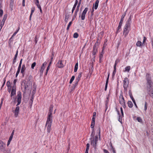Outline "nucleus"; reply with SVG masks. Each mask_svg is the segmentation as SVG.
Instances as JSON below:
<instances>
[{
	"label": "nucleus",
	"mask_w": 153,
	"mask_h": 153,
	"mask_svg": "<svg viewBox=\"0 0 153 153\" xmlns=\"http://www.w3.org/2000/svg\"><path fill=\"white\" fill-rule=\"evenodd\" d=\"M53 105H51L49 107V112L46 124L47 131L48 133H50L51 131V123L53 121L52 112L53 110Z\"/></svg>",
	"instance_id": "f257e3e1"
},
{
	"label": "nucleus",
	"mask_w": 153,
	"mask_h": 153,
	"mask_svg": "<svg viewBox=\"0 0 153 153\" xmlns=\"http://www.w3.org/2000/svg\"><path fill=\"white\" fill-rule=\"evenodd\" d=\"M130 29V25L126 24L123 31V34L125 36L128 35Z\"/></svg>",
	"instance_id": "f03ea898"
},
{
	"label": "nucleus",
	"mask_w": 153,
	"mask_h": 153,
	"mask_svg": "<svg viewBox=\"0 0 153 153\" xmlns=\"http://www.w3.org/2000/svg\"><path fill=\"white\" fill-rule=\"evenodd\" d=\"M125 15L126 13H125L124 14H123V15L122 16L120 23H119L118 26L117 28V30L116 32L117 33L120 31V29H121V27L122 26V24L123 22V19L124 17L125 16Z\"/></svg>",
	"instance_id": "7ed1b4c3"
},
{
	"label": "nucleus",
	"mask_w": 153,
	"mask_h": 153,
	"mask_svg": "<svg viewBox=\"0 0 153 153\" xmlns=\"http://www.w3.org/2000/svg\"><path fill=\"white\" fill-rule=\"evenodd\" d=\"M25 82H24V88L25 89V91L26 90H29L30 88H31L32 87V82H29V83L27 82H26V81H24Z\"/></svg>",
	"instance_id": "20e7f679"
},
{
	"label": "nucleus",
	"mask_w": 153,
	"mask_h": 153,
	"mask_svg": "<svg viewBox=\"0 0 153 153\" xmlns=\"http://www.w3.org/2000/svg\"><path fill=\"white\" fill-rule=\"evenodd\" d=\"M129 84V81L127 78H124L123 80V87L125 91H127V88Z\"/></svg>",
	"instance_id": "39448f33"
},
{
	"label": "nucleus",
	"mask_w": 153,
	"mask_h": 153,
	"mask_svg": "<svg viewBox=\"0 0 153 153\" xmlns=\"http://www.w3.org/2000/svg\"><path fill=\"white\" fill-rule=\"evenodd\" d=\"M5 144L0 140V150L1 151L4 152L5 151Z\"/></svg>",
	"instance_id": "423d86ee"
},
{
	"label": "nucleus",
	"mask_w": 153,
	"mask_h": 153,
	"mask_svg": "<svg viewBox=\"0 0 153 153\" xmlns=\"http://www.w3.org/2000/svg\"><path fill=\"white\" fill-rule=\"evenodd\" d=\"M81 0H80L79 1V3H78V5L76 7V9L75 12H74V18H73V19H72V21L74 20V18L75 17H76V16H77V13L78 12V11H79V8L80 6V4H81Z\"/></svg>",
	"instance_id": "0eeeda50"
},
{
	"label": "nucleus",
	"mask_w": 153,
	"mask_h": 153,
	"mask_svg": "<svg viewBox=\"0 0 153 153\" xmlns=\"http://www.w3.org/2000/svg\"><path fill=\"white\" fill-rule=\"evenodd\" d=\"M88 8L87 7H85L82 12L81 16V19L83 20L85 19V15L88 11Z\"/></svg>",
	"instance_id": "6e6552de"
},
{
	"label": "nucleus",
	"mask_w": 153,
	"mask_h": 153,
	"mask_svg": "<svg viewBox=\"0 0 153 153\" xmlns=\"http://www.w3.org/2000/svg\"><path fill=\"white\" fill-rule=\"evenodd\" d=\"M17 104L16 106L19 105L21 103V101L22 96L21 93H19L17 94Z\"/></svg>",
	"instance_id": "1a4fd4ad"
},
{
	"label": "nucleus",
	"mask_w": 153,
	"mask_h": 153,
	"mask_svg": "<svg viewBox=\"0 0 153 153\" xmlns=\"http://www.w3.org/2000/svg\"><path fill=\"white\" fill-rule=\"evenodd\" d=\"M57 67L59 68H63L64 67V65L62 63V61L59 60L56 64Z\"/></svg>",
	"instance_id": "9d476101"
},
{
	"label": "nucleus",
	"mask_w": 153,
	"mask_h": 153,
	"mask_svg": "<svg viewBox=\"0 0 153 153\" xmlns=\"http://www.w3.org/2000/svg\"><path fill=\"white\" fill-rule=\"evenodd\" d=\"M119 102L120 104H123L125 102V100L122 94H120L119 97Z\"/></svg>",
	"instance_id": "9b49d317"
},
{
	"label": "nucleus",
	"mask_w": 153,
	"mask_h": 153,
	"mask_svg": "<svg viewBox=\"0 0 153 153\" xmlns=\"http://www.w3.org/2000/svg\"><path fill=\"white\" fill-rule=\"evenodd\" d=\"M19 111V107L17 106L14 111L15 116L16 117H17L18 115Z\"/></svg>",
	"instance_id": "f8f14e48"
},
{
	"label": "nucleus",
	"mask_w": 153,
	"mask_h": 153,
	"mask_svg": "<svg viewBox=\"0 0 153 153\" xmlns=\"http://www.w3.org/2000/svg\"><path fill=\"white\" fill-rule=\"evenodd\" d=\"M97 47H96L95 45H94L92 51V54L93 56H95L97 52Z\"/></svg>",
	"instance_id": "ddd939ff"
},
{
	"label": "nucleus",
	"mask_w": 153,
	"mask_h": 153,
	"mask_svg": "<svg viewBox=\"0 0 153 153\" xmlns=\"http://www.w3.org/2000/svg\"><path fill=\"white\" fill-rule=\"evenodd\" d=\"M47 64V62H45L42 64L41 67V69L40 70V72L42 73H43V71L45 68V66Z\"/></svg>",
	"instance_id": "4468645a"
},
{
	"label": "nucleus",
	"mask_w": 153,
	"mask_h": 153,
	"mask_svg": "<svg viewBox=\"0 0 153 153\" xmlns=\"http://www.w3.org/2000/svg\"><path fill=\"white\" fill-rule=\"evenodd\" d=\"M26 69V67L25 65H23L22 66V69L21 70V73L22 74V76H23L24 75V71Z\"/></svg>",
	"instance_id": "2eb2a0df"
},
{
	"label": "nucleus",
	"mask_w": 153,
	"mask_h": 153,
	"mask_svg": "<svg viewBox=\"0 0 153 153\" xmlns=\"http://www.w3.org/2000/svg\"><path fill=\"white\" fill-rule=\"evenodd\" d=\"M148 94L150 96L153 98V88H149Z\"/></svg>",
	"instance_id": "dca6fc26"
},
{
	"label": "nucleus",
	"mask_w": 153,
	"mask_h": 153,
	"mask_svg": "<svg viewBox=\"0 0 153 153\" xmlns=\"http://www.w3.org/2000/svg\"><path fill=\"white\" fill-rule=\"evenodd\" d=\"M91 144L92 145V147L93 148H94V149H95L96 148V143L94 142V140H92V138H91Z\"/></svg>",
	"instance_id": "f3484780"
},
{
	"label": "nucleus",
	"mask_w": 153,
	"mask_h": 153,
	"mask_svg": "<svg viewBox=\"0 0 153 153\" xmlns=\"http://www.w3.org/2000/svg\"><path fill=\"white\" fill-rule=\"evenodd\" d=\"M109 76V73L108 74V77L106 79V82L105 87V91H106V90H107V86H108V83Z\"/></svg>",
	"instance_id": "a211bd4d"
},
{
	"label": "nucleus",
	"mask_w": 153,
	"mask_h": 153,
	"mask_svg": "<svg viewBox=\"0 0 153 153\" xmlns=\"http://www.w3.org/2000/svg\"><path fill=\"white\" fill-rule=\"evenodd\" d=\"M18 54V51L17 50L16 51V54H15V56L13 58V64H14L16 62V59L17 57Z\"/></svg>",
	"instance_id": "6ab92c4d"
},
{
	"label": "nucleus",
	"mask_w": 153,
	"mask_h": 153,
	"mask_svg": "<svg viewBox=\"0 0 153 153\" xmlns=\"http://www.w3.org/2000/svg\"><path fill=\"white\" fill-rule=\"evenodd\" d=\"M99 2V1L98 0H97L95 2V4H93V7H94V8L96 10L98 7V3Z\"/></svg>",
	"instance_id": "aec40b11"
},
{
	"label": "nucleus",
	"mask_w": 153,
	"mask_h": 153,
	"mask_svg": "<svg viewBox=\"0 0 153 153\" xmlns=\"http://www.w3.org/2000/svg\"><path fill=\"white\" fill-rule=\"evenodd\" d=\"M147 81V85L150 88L152 87V86L153 85L152 82L151 80H149Z\"/></svg>",
	"instance_id": "412c9836"
},
{
	"label": "nucleus",
	"mask_w": 153,
	"mask_h": 153,
	"mask_svg": "<svg viewBox=\"0 0 153 153\" xmlns=\"http://www.w3.org/2000/svg\"><path fill=\"white\" fill-rule=\"evenodd\" d=\"M78 3V0H76L75 1V3L74 4V6L72 8V13H73L74 12V10L75 8L76 7V6Z\"/></svg>",
	"instance_id": "4be33fe9"
},
{
	"label": "nucleus",
	"mask_w": 153,
	"mask_h": 153,
	"mask_svg": "<svg viewBox=\"0 0 153 153\" xmlns=\"http://www.w3.org/2000/svg\"><path fill=\"white\" fill-rule=\"evenodd\" d=\"M32 79H33V77H32V76L31 75L29 76L28 77L27 79V82L29 83V82H32Z\"/></svg>",
	"instance_id": "5701e85b"
},
{
	"label": "nucleus",
	"mask_w": 153,
	"mask_h": 153,
	"mask_svg": "<svg viewBox=\"0 0 153 153\" xmlns=\"http://www.w3.org/2000/svg\"><path fill=\"white\" fill-rule=\"evenodd\" d=\"M131 67L130 66H127L125 68V70L124 72H129L130 70Z\"/></svg>",
	"instance_id": "b1692460"
},
{
	"label": "nucleus",
	"mask_w": 153,
	"mask_h": 153,
	"mask_svg": "<svg viewBox=\"0 0 153 153\" xmlns=\"http://www.w3.org/2000/svg\"><path fill=\"white\" fill-rule=\"evenodd\" d=\"M16 90L12 89L10 96L11 97L16 94Z\"/></svg>",
	"instance_id": "393cba45"
},
{
	"label": "nucleus",
	"mask_w": 153,
	"mask_h": 153,
	"mask_svg": "<svg viewBox=\"0 0 153 153\" xmlns=\"http://www.w3.org/2000/svg\"><path fill=\"white\" fill-rule=\"evenodd\" d=\"M81 74H82V72H80L79 73L76 79V80H77L78 81H79L80 78L81 77Z\"/></svg>",
	"instance_id": "a878e982"
},
{
	"label": "nucleus",
	"mask_w": 153,
	"mask_h": 153,
	"mask_svg": "<svg viewBox=\"0 0 153 153\" xmlns=\"http://www.w3.org/2000/svg\"><path fill=\"white\" fill-rule=\"evenodd\" d=\"M117 113L119 115V118L118 119L119 121L121 123H122V118L123 117L122 116L120 115L119 112L118 111H117Z\"/></svg>",
	"instance_id": "bb28decb"
},
{
	"label": "nucleus",
	"mask_w": 153,
	"mask_h": 153,
	"mask_svg": "<svg viewBox=\"0 0 153 153\" xmlns=\"http://www.w3.org/2000/svg\"><path fill=\"white\" fill-rule=\"evenodd\" d=\"M128 106L129 108H132L133 107V104L132 102L131 101H128Z\"/></svg>",
	"instance_id": "cd10ccee"
},
{
	"label": "nucleus",
	"mask_w": 153,
	"mask_h": 153,
	"mask_svg": "<svg viewBox=\"0 0 153 153\" xmlns=\"http://www.w3.org/2000/svg\"><path fill=\"white\" fill-rule=\"evenodd\" d=\"M131 20V16L129 17V19L126 22V24H128V25H130V22Z\"/></svg>",
	"instance_id": "c85d7f7f"
},
{
	"label": "nucleus",
	"mask_w": 153,
	"mask_h": 153,
	"mask_svg": "<svg viewBox=\"0 0 153 153\" xmlns=\"http://www.w3.org/2000/svg\"><path fill=\"white\" fill-rule=\"evenodd\" d=\"M146 78L147 81L151 80V77L150 75L148 74H146Z\"/></svg>",
	"instance_id": "c756f323"
},
{
	"label": "nucleus",
	"mask_w": 153,
	"mask_h": 153,
	"mask_svg": "<svg viewBox=\"0 0 153 153\" xmlns=\"http://www.w3.org/2000/svg\"><path fill=\"white\" fill-rule=\"evenodd\" d=\"M78 68V63L77 62L76 63L74 66V72H76L77 71Z\"/></svg>",
	"instance_id": "7c9ffc66"
},
{
	"label": "nucleus",
	"mask_w": 153,
	"mask_h": 153,
	"mask_svg": "<svg viewBox=\"0 0 153 153\" xmlns=\"http://www.w3.org/2000/svg\"><path fill=\"white\" fill-rule=\"evenodd\" d=\"M116 72V68L115 67H114V70L113 72L112 75V78H113L114 75L115 74Z\"/></svg>",
	"instance_id": "2f4dec72"
},
{
	"label": "nucleus",
	"mask_w": 153,
	"mask_h": 153,
	"mask_svg": "<svg viewBox=\"0 0 153 153\" xmlns=\"http://www.w3.org/2000/svg\"><path fill=\"white\" fill-rule=\"evenodd\" d=\"M95 124V121H92L91 122V128L93 129H94V127Z\"/></svg>",
	"instance_id": "473e14b6"
},
{
	"label": "nucleus",
	"mask_w": 153,
	"mask_h": 153,
	"mask_svg": "<svg viewBox=\"0 0 153 153\" xmlns=\"http://www.w3.org/2000/svg\"><path fill=\"white\" fill-rule=\"evenodd\" d=\"M142 42L140 41H138L136 43V45L138 47H140V46L142 45Z\"/></svg>",
	"instance_id": "72a5a7b5"
},
{
	"label": "nucleus",
	"mask_w": 153,
	"mask_h": 153,
	"mask_svg": "<svg viewBox=\"0 0 153 153\" xmlns=\"http://www.w3.org/2000/svg\"><path fill=\"white\" fill-rule=\"evenodd\" d=\"M69 16L68 15L66 14L65 15V21L66 23H67L68 22V18H69Z\"/></svg>",
	"instance_id": "f704fd0d"
},
{
	"label": "nucleus",
	"mask_w": 153,
	"mask_h": 153,
	"mask_svg": "<svg viewBox=\"0 0 153 153\" xmlns=\"http://www.w3.org/2000/svg\"><path fill=\"white\" fill-rule=\"evenodd\" d=\"M131 99L132 101H133V102L134 103V104L135 105V106L136 108H137V104L135 102V100L134 99V98L133 97H131Z\"/></svg>",
	"instance_id": "c9c22d12"
},
{
	"label": "nucleus",
	"mask_w": 153,
	"mask_h": 153,
	"mask_svg": "<svg viewBox=\"0 0 153 153\" xmlns=\"http://www.w3.org/2000/svg\"><path fill=\"white\" fill-rule=\"evenodd\" d=\"M72 23V21H71L69 22V23L68 25V26L67 27V30H69V29L70 27L71 26V25Z\"/></svg>",
	"instance_id": "e433bc0d"
},
{
	"label": "nucleus",
	"mask_w": 153,
	"mask_h": 153,
	"mask_svg": "<svg viewBox=\"0 0 153 153\" xmlns=\"http://www.w3.org/2000/svg\"><path fill=\"white\" fill-rule=\"evenodd\" d=\"M7 85L8 88L10 87L11 88V84L10 81H8L7 82Z\"/></svg>",
	"instance_id": "4c0bfd02"
},
{
	"label": "nucleus",
	"mask_w": 153,
	"mask_h": 153,
	"mask_svg": "<svg viewBox=\"0 0 153 153\" xmlns=\"http://www.w3.org/2000/svg\"><path fill=\"white\" fill-rule=\"evenodd\" d=\"M75 78V76H72L71 78L70 79L69 83L70 84H71L73 80H74Z\"/></svg>",
	"instance_id": "58836bf2"
},
{
	"label": "nucleus",
	"mask_w": 153,
	"mask_h": 153,
	"mask_svg": "<svg viewBox=\"0 0 153 153\" xmlns=\"http://www.w3.org/2000/svg\"><path fill=\"white\" fill-rule=\"evenodd\" d=\"M7 14H5L4 17H3V20H2V22H4L7 18Z\"/></svg>",
	"instance_id": "ea45409f"
},
{
	"label": "nucleus",
	"mask_w": 153,
	"mask_h": 153,
	"mask_svg": "<svg viewBox=\"0 0 153 153\" xmlns=\"http://www.w3.org/2000/svg\"><path fill=\"white\" fill-rule=\"evenodd\" d=\"M98 138L97 136H95V138H93V139L92 138V140H94V142L96 143V144L97 143V142L98 141Z\"/></svg>",
	"instance_id": "a19ab883"
},
{
	"label": "nucleus",
	"mask_w": 153,
	"mask_h": 153,
	"mask_svg": "<svg viewBox=\"0 0 153 153\" xmlns=\"http://www.w3.org/2000/svg\"><path fill=\"white\" fill-rule=\"evenodd\" d=\"M79 36V35L77 33H74L73 35V37L74 38H76Z\"/></svg>",
	"instance_id": "79ce46f5"
},
{
	"label": "nucleus",
	"mask_w": 153,
	"mask_h": 153,
	"mask_svg": "<svg viewBox=\"0 0 153 153\" xmlns=\"http://www.w3.org/2000/svg\"><path fill=\"white\" fill-rule=\"evenodd\" d=\"M120 61V60L119 59H117L115 62V63L114 67H115L116 68L117 64Z\"/></svg>",
	"instance_id": "37998d69"
},
{
	"label": "nucleus",
	"mask_w": 153,
	"mask_h": 153,
	"mask_svg": "<svg viewBox=\"0 0 153 153\" xmlns=\"http://www.w3.org/2000/svg\"><path fill=\"white\" fill-rule=\"evenodd\" d=\"M22 60V59H21L20 61L19 65V67L18 68H19V69H21Z\"/></svg>",
	"instance_id": "c03bdc74"
},
{
	"label": "nucleus",
	"mask_w": 153,
	"mask_h": 153,
	"mask_svg": "<svg viewBox=\"0 0 153 153\" xmlns=\"http://www.w3.org/2000/svg\"><path fill=\"white\" fill-rule=\"evenodd\" d=\"M36 62H34L33 63L31 66V68L32 69H33L34 68V67L36 66Z\"/></svg>",
	"instance_id": "a18cd8bd"
},
{
	"label": "nucleus",
	"mask_w": 153,
	"mask_h": 153,
	"mask_svg": "<svg viewBox=\"0 0 153 153\" xmlns=\"http://www.w3.org/2000/svg\"><path fill=\"white\" fill-rule=\"evenodd\" d=\"M137 120L139 122L141 123L142 122V120L141 118L140 117H137Z\"/></svg>",
	"instance_id": "49530a36"
},
{
	"label": "nucleus",
	"mask_w": 153,
	"mask_h": 153,
	"mask_svg": "<svg viewBox=\"0 0 153 153\" xmlns=\"http://www.w3.org/2000/svg\"><path fill=\"white\" fill-rule=\"evenodd\" d=\"M147 103L146 102H145V105H144V110L146 111L147 109Z\"/></svg>",
	"instance_id": "de8ad7c7"
},
{
	"label": "nucleus",
	"mask_w": 153,
	"mask_h": 153,
	"mask_svg": "<svg viewBox=\"0 0 153 153\" xmlns=\"http://www.w3.org/2000/svg\"><path fill=\"white\" fill-rule=\"evenodd\" d=\"M120 111H121V113L122 114V117H124V114H123V108H122V107H121L120 108Z\"/></svg>",
	"instance_id": "09e8293b"
},
{
	"label": "nucleus",
	"mask_w": 153,
	"mask_h": 153,
	"mask_svg": "<svg viewBox=\"0 0 153 153\" xmlns=\"http://www.w3.org/2000/svg\"><path fill=\"white\" fill-rule=\"evenodd\" d=\"M35 10V8L34 7L32 8L31 10V13H30V15H32V14L34 12Z\"/></svg>",
	"instance_id": "8fccbe9b"
},
{
	"label": "nucleus",
	"mask_w": 153,
	"mask_h": 153,
	"mask_svg": "<svg viewBox=\"0 0 153 153\" xmlns=\"http://www.w3.org/2000/svg\"><path fill=\"white\" fill-rule=\"evenodd\" d=\"M20 69H19V68H18V70H17V71L16 73V77H17V76H18V75L19 74V72H20Z\"/></svg>",
	"instance_id": "3c124183"
},
{
	"label": "nucleus",
	"mask_w": 153,
	"mask_h": 153,
	"mask_svg": "<svg viewBox=\"0 0 153 153\" xmlns=\"http://www.w3.org/2000/svg\"><path fill=\"white\" fill-rule=\"evenodd\" d=\"M14 4V1H10V7H12Z\"/></svg>",
	"instance_id": "603ef678"
},
{
	"label": "nucleus",
	"mask_w": 153,
	"mask_h": 153,
	"mask_svg": "<svg viewBox=\"0 0 153 153\" xmlns=\"http://www.w3.org/2000/svg\"><path fill=\"white\" fill-rule=\"evenodd\" d=\"M37 37V36H36L35 37V44L37 43L38 41Z\"/></svg>",
	"instance_id": "864d4df0"
},
{
	"label": "nucleus",
	"mask_w": 153,
	"mask_h": 153,
	"mask_svg": "<svg viewBox=\"0 0 153 153\" xmlns=\"http://www.w3.org/2000/svg\"><path fill=\"white\" fill-rule=\"evenodd\" d=\"M79 82V81L75 80V82L74 83V86L76 87L77 85Z\"/></svg>",
	"instance_id": "5fc2aeb1"
},
{
	"label": "nucleus",
	"mask_w": 153,
	"mask_h": 153,
	"mask_svg": "<svg viewBox=\"0 0 153 153\" xmlns=\"http://www.w3.org/2000/svg\"><path fill=\"white\" fill-rule=\"evenodd\" d=\"M3 14V10L2 9H0V17H1Z\"/></svg>",
	"instance_id": "6e6d98bb"
},
{
	"label": "nucleus",
	"mask_w": 153,
	"mask_h": 153,
	"mask_svg": "<svg viewBox=\"0 0 153 153\" xmlns=\"http://www.w3.org/2000/svg\"><path fill=\"white\" fill-rule=\"evenodd\" d=\"M5 153H11L10 149H7L6 150Z\"/></svg>",
	"instance_id": "4d7b16f0"
},
{
	"label": "nucleus",
	"mask_w": 153,
	"mask_h": 153,
	"mask_svg": "<svg viewBox=\"0 0 153 153\" xmlns=\"http://www.w3.org/2000/svg\"><path fill=\"white\" fill-rule=\"evenodd\" d=\"M12 89L16 90V85L14 84L13 85L12 87Z\"/></svg>",
	"instance_id": "13d9d810"
},
{
	"label": "nucleus",
	"mask_w": 153,
	"mask_h": 153,
	"mask_svg": "<svg viewBox=\"0 0 153 153\" xmlns=\"http://www.w3.org/2000/svg\"><path fill=\"white\" fill-rule=\"evenodd\" d=\"M90 146V144L89 143H87L86 144V149L89 150Z\"/></svg>",
	"instance_id": "bf43d9fd"
},
{
	"label": "nucleus",
	"mask_w": 153,
	"mask_h": 153,
	"mask_svg": "<svg viewBox=\"0 0 153 153\" xmlns=\"http://www.w3.org/2000/svg\"><path fill=\"white\" fill-rule=\"evenodd\" d=\"M146 37H145V36H144L143 37V42L142 44H143L144 43V42L146 41Z\"/></svg>",
	"instance_id": "052dcab7"
},
{
	"label": "nucleus",
	"mask_w": 153,
	"mask_h": 153,
	"mask_svg": "<svg viewBox=\"0 0 153 153\" xmlns=\"http://www.w3.org/2000/svg\"><path fill=\"white\" fill-rule=\"evenodd\" d=\"M129 94L131 98L132 97V96L131 92V90H129Z\"/></svg>",
	"instance_id": "680f3d73"
},
{
	"label": "nucleus",
	"mask_w": 153,
	"mask_h": 153,
	"mask_svg": "<svg viewBox=\"0 0 153 153\" xmlns=\"http://www.w3.org/2000/svg\"><path fill=\"white\" fill-rule=\"evenodd\" d=\"M54 56V54L53 53L52 54V55H51V61H53V57Z\"/></svg>",
	"instance_id": "e2e57ef3"
},
{
	"label": "nucleus",
	"mask_w": 153,
	"mask_h": 153,
	"mask_svg": "<svg viewBox=\"0 0 153 153\" xmlns=\"http://www.w3.org/2000/svg\"><path fill=\"white\" fill-rule=\"evenodd\" d=\"M95 117L96 116H94V115H93L92 119V121H95Z\"/></svg>",
	"instance_id": "0e129e2a"
},
{
	"label": "nucleus",
	"mask_w": 153,
	"mask_h": 153,
	"mask_svg": "<svg viewBox=\"0 0 153 153\" xmlns=\"http://www.w3.org/2000/svg\"><path fill=\"white\" fill-rule=\"evenodd\" d=\"M94 129H93V131L92 132V134H91V136L92 137L91 138H92V137H93L94 135Z\"/></svg>",
	"instance_id": "69168bd1"
},
{
	"label": "nucleus",
	"mask_w": 153,
	"mask_h": 153,
	"mask_svg": "<svg viewBox=\"0 0 153 153\" xmlns=\"http://www.w3.org/2000/svg\"><path fill=\"white\" fill-rule=\"evenodd\" d=\"M18 30H16L14 33L13 34V35L11 37H13V36H15L16 34L18 33Z\"/></svg>",
	"instance_id": "338daca9"
},
{
	"label": "nucleus",
	"mask_w": 153,
	"mask_h": 153,
	"mask_svg": "<svg viewBox=\"0 0 153 153\" xmlns=\"http://www.w3.org/2000/svg\"><path fill=\"white\" fill-rule=\"evenodd\" d=\"M103 150L104 153H109L108 151L106 149H104Z\"/></svg>",
	"instance_id": "774afa93"
}]
</instances>
